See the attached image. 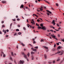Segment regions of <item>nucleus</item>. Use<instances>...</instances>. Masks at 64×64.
I'll return each instance as SVG.
<instances>
[{"label":"nucleus","instance_id":"obj_33","mask_svg":"<svg viewBox=\"0 0 64 64\" xmlns=\"http://www.w3.org/2000/svg\"><path fill=\"white\" fill-rule=\"evenodd\" d=\"M52 23H55V21H54V20H52Z\"/></svg>","mask_w":64,"mask_h":64},{"label":"nucleus","instance_id":"obj_51","mask_svg":"<svg viewBox=\"0 0 64 64\" xmlns=\"http://www.w3.org/2000/svg\"><path fill=\"white\" fill-rule=\"evenodd\" d=\"M6 33V31H4V33L5 34V33Z\"/></svg>","mask_w":64,"mask_h":64},{"label":"nucleus","instance_id":"obj_9","mask_svg":"<svg viewBox=\"0 0 64 64\" xmlns=\"http://www.w3.org/2000/svg\"><path fill=\"white\" fill-rule=\"evenodd\" d=\"M2 3H3V4H4V3H6V2L5 1H2Z\"/></svg>","mask_w":64,"mask_h":64},{"label":"nucleus","instance_id":"obj_39","mask_svg":"<svg viewBox=\"0 0 64 64\" xmlns=\"http://www.w3.org/2000/svg\"><path fill=\"white\" fill-rule=\"evenodd\" d=\"M53 63H55V61L54 60L53 61Z\"/></svg>","mask_w":64,"mask_h":64},{"label":"nucleus","instance_id":"obj_5","mask_svg":"<svg viewBox=\"0 0 64 64\" xmlns=\"http://www.w3.org/2000/svg\"><path fill=\"white\" fill-rule=\"evenodd\" d=\"M29 26L30 27V28H32V29H34V26H31V25H29Z\"/></svg>","mask_w":64,"mask_h":64},{"label":"nucleus","instance_id":"obj_45","mask_svg":"<svg viewBox=\"0 0 64 64\" xmlns=\"http://www.w3.org/2000/svg\"><path fill=\"white\" fill-rule=\"evenodd\" d=\"M52 63V62H48V63L49 64H51V63Z\"/></svg>","mask_w":64,"mask_h":64},{"label":"nucleus","instance_id":"obj_34","mask_svg":"<svg viewBox=\"0 0 64 64\" xmlns=\"http://www.w3.org/2000/svg\"><path fill=\"white\" fill-rule=\"evenodd\" d=\"M6 56L5 55V54H4L3 55V57H5Z\"/></svg>","mask_w":64,"mask_h":64},{"label":"nucleus","instance_id":"obj_11","mask_svg":"<svg viewBox=\"0 0 64 64\" xmlns=\"http://www.w3.org/2000/svg\"><path fill=\"white\" fill-rule=\"evenodd\" d=\"M40 26H41V27H43V24H40Z\"/></svg>","mask_w":64,"mask_h":64},{"label":"nucleus","instance_id":"obj_57","mask_svg":"<svg viewBox=\"0 0 64 64\" xmlns=\"http://www.w3.org/2000/svg\"><path fill=\"white\" fill-rule=\"evenodd\" d=\"M53 24L54 25H55L56 24V23L55 22L54 23H53Z\"/></svg>","mask_w":64,"mask_h":64},{"label":"nucleus","instance_id":"obj_49","mask_svg":"<svg viewBox=\"0 0 64 64\" xmlns=\"http://www.w3.org/2000/svg\"><path fill=\"white\" fill-rule=\"evenodd\" d=\"M50 30V31H51V32H53V30Z\"/></svg>","mask_w":64,"mask_h":64},{"label":"nucleus","instance_id":"obj_27","mask_svg":"<svg viewBox=\"0 0 64 64\" xmlns=\"http://www.w3.org/2000/svg\"><path fill=\"white\" fill-rule=\"evenodd\" d=\"M33 16H37V15L35 14H33Z\"/></svg>","mask_w":64,"mask_h":64},{"label":"nucleus","instance_id":"obj_58","mask_svg":"<svg viewBox=\"0 0 64 64\" xmlns=\"http://www.w3.org/2000/svg\"><path fill=\"white\" fill-rule=\"evenodd\" d=\"M2 34V32H1L0 31V34Z\"/></svg>","mask_w":64,"mask_h":64},{"label":"nucleus","instance_id":"obj_52","mask_svg":"<svg viewBox=\"0 0 64 64\" xmlns=\"http://www.w3.org/2000/svg\"><path fill=\"white\" fill-rule=\"evenodd\" d=\"M35 2L36 3H37L38 2H37V0H36L35 1Z\"/></svg>","mask_w":64,"mask_h":64},{"label":"nucleus","instance_id":"obj_53","mask_svg":"<svg viewBox=\"0 0 64 64\" xmlns=\"http://www.w3.org/2000/svg\"><path fill=\"white\" fill-rule=\"evenodd\" d=\"M18 27H20V25H18Z\"/></svg>","mask_w":64,"mask_h":64},{"label":"nucleus","instance_id":"obj_10","mask_svg":"<svg viewBox=\"0 0 64 64\" xmlns=\"http://www.w3.org/2000/svg\"><path fill=\"white\" fill-rule=\"evenodd\" d=\"M24 7V6L23 4H22V5L20 6V8H23Z\"/></svg>","mask_w":64,"mask_h":64},{"label":"nucleus","instance_id":"obj_41","mask_svg":"<svg viewBox=\"0 0 64 64\" xmlns=\"http://www.w3.org/2000/svg\"><path fill=\"white\" fill-rule=\"evenodd\" d=\"M56 5L57 6H58V4H56Z\"/></svg>","mask_w":64,"mask_h":64},{"label":"nucleus","instance_id":"obj_42","mask_svg":"<svg viewBox=\"0 0 64 64\" xmlns=\"http://www.w3.org/2000/svg\"><path fill=\"white\" fill-rule=\"evenodd\" d=\"M47 14L48 15H50V14L48 12L47 13Z\"/></svg>","mask_w":64,"mask_h":64},{"label":"nucleus","instance_id":"obj_64","mask_svg":"<svg viewBox=\"0 0 64 64\" xmlns=\"http://www.w3.org/2000/svg\"><path fill=\"white\" fill-rule=\"evenodd\" d=\"M3 32H5V30H3V31H2Z\"/></svg>","mask_w":64,"mask_h":64},{"label":"nucleus","instance_id":"obj_38","mask_svg":"<svg viewBox=\"0 0 64 64\" xmlns=\"http://www.w3.org/2000/svg\"><path fill=\"white\" fill-rule=\"evenodd\" d=\"M17 21H20V19L19 18H18L17 19Z\"/></svg>","mask_w":64,"mask_h":64},{"label":"nucleus","instance_id":"obj_44","mask_svg":"<svg viewBox=\"0 0 64 64\" xmlns=\"http://www.w3.org/2000/svg\"><path fill=\"white\" fill-rule=\"evenodd\" d=\"M56 45H59V43H57Z\"/></svg>","mask_w":64,"mask_h":64},{"label":"nucleus","instance_id":"obj_15","mask_svg":"<svg viewBox=\"0 0 64 64\" xmlns=\"http://www.w3.org/2000/svg\"><path fill=\"white\" fill-rule=\"evenodd\" d=\"M44 57L45 59L47 58V56H46V54H44Z\"/></svg>","mask_w":64,"mask_h":64},{"label":"nucleus","instance_id":"obj_13","mask_svg":"<svg viewBox=\"0 0 64 64\" xmlns=\"http://www.w3.org/2000/svg\"><path fill=\"white\" fill-rule=\"evenodd\" d=\"M58 49H60L61 48V46H59L57 48Z\"/></svg>","mask_w":64,"mask_h":64},{"label":"nucleus","instance_id":"obj_56","mask_svg":"<svg viewBox=\"0 0 64 64\" xmlns=\"http://www.w3.org/2000/svg\"><path fill=\"white\" fill-rule=\"evenodd\" d=\"M6 31L7 32H9V30H6Z\"/></svg>","mask_w":64,"mask_h":64},{"label":"nucleus","instance_id":"obj_3","mask_svg":"<svg viewBox=\"0 0 64 64\" xmlns=\"http://www.w3.org/2000/svg\"><path fill=\"white\" fill-rule=\"evenodd\" d=\"M24 58H25V59H26V60H27V61H28V60H28V58H27V55L26 54H25L24 55Z\"/></svg>","mask_w":64,"mask_h":64},{"label":"nucleus","instance_id":"obj_47","mask_svg":"<svg viewBox=\"0 0 64 64\" xmlns=\"http://www.w3.org/2000/svg\"><path fill=\"white\" fill-rule=\"evenodd\" d=\"M55 30H56V31H59V30H57L56 29H55Z\"/></svg>","mask_w":64,"mask_h":64},{"label":"nucleus","instance_id":"obj_30","mask_svg":"<svg viewBox=\"0 0 64 64\" xmlns=\"http://www.w3.org/2000/svg\"><path fill=\"white\" fill-rule=\"evenodd\" d=\"M53 51H55L56 50V49L55 48H54L52 50Z\"/></svg>","mask_w":64,"mask_h":64},{"label":"nucleus","instance_id":"obj_18","mask_svg":"<svg viewBox=\"0 0 64 64\" xmlns=\"http://www.w3.org/2000/svg\"><path fill=\"white\" fill-rule=\"evenodd\" d=\"M44 1H46V2H47V3H48V4H49V2H48L46 0H44Z\"/></svg>","mask_w":64,"mask_h":64},{"label":"nucleus","instance_id":"obj_22","mask_svg":"<svg viewBox=\"0 0 64 64\" xmlns=\"http://www.w3.org/2000/svg\"><path fill=\"white\" fill-rule=\"evenodd\" d=\"M30 55V54L29 53H28L27 54V56L28 57H29V55Z\"/></svg>","mask_w":64,"mask_h":64},{"label":"nucleus","instance_id":"obj_17","mask_svg":"<svg viewBox=\"0 0 64 64\" xmlns=\"http://www.w3.org/2000/svg\"><path fill=\"white\" fill-rule=\"evenodd\" d=\"M4 27H5V26L4 25H2V28H3Z\"/></svg>","mask_w":64,"mask_h":64},{"label":"nucleus","instance_id":"obj_20","mask_svg":"<svg viewBox=\"0 0 64 64\" xmlns=\"http://www.w3.org/2000/svg\"><path fill=\"white\" fill-rule=\"evenodd\" d=\"M40 42H44V40H42V39L41 40Z\"/></svg>","mask_w":64,"mask_h":64},{"label":"nucleus","instance_id":"obj_16","mask_svg":"<svg viewBox=\"0 0 64 64\" xmlns=\"http://www.w3.org/2000/svg\"><path fill=\"white\" fill-rule=\"evenodd\" d=\"M44 48H45L46 49H48V47H47L46 46H44Z\"/></svg>","mask_w":64,"mask_h":64},{"label":"nucleus","instance_id":"obj_63","mask_svg":"<svg viewBox=\"0 0 64 64\" xmlns=\"http://www.w3.org/2000/svg\"><path fill=\"white\" fill-rule=\"evenodd\" d=\"M46 11L47 12H50V11L48 10H47Z\"/></svg>","mask_w":64,"mask_h":64},{"label":"nucleus","instance_id":"obj_59","mask_svg":"<svg viewBox=\"0 0 64 64\" xmlns=\"http://www.w3.org/2000/svg\"><path fill=\"white\" fill-rule=\"evenodd\" d=\"M37 11H38V12H40V10H37Z\"/></svg>","mask_w":64,"mask_h":64},{"label":"nucleus","instance_id":"obj_19","mask_svg":"<svg viewBox=\"0 0 64 64\" xmlns=\"http://www.w3.org/2000/svg\"><path fill=\"white\" fill-rule=\"evenodd\" d=\"M10 59L12 61L13 60V59H12V58L11 57H10Z\"/></svg>","mask_w":64,"mask_h":64},{"label":"nucleus","instance_id":"obj_40","mask_svg":"<svg viewBox=\"0 0 64 64\" xmlns=\"http://www.w3.org/2000/svg\"><path fill=\"white\" fill-rule=\"evenodd\" d=\"M32 41H35V39H34V38H32Z\"/></svg>","mask_w":64,"mask_h":64},{"label":"nucleus","instance_id":"obj_25","mask_svg":"<svg viewBox=\"0 0 64 64\" xmlns=\"http://www.w3.org/2000/svg\"><path fill=\"white\" fill-rule=\"evenodd\" d=\"M17 35V33H15L14 34V36H15Z\"/></svg>","mask_w":64,"mask_h":64},{"label":"nucleus","instance_id":"obj_21","mask_svg":"<svg viewBox=\"0 0 64 64\" xmlns=\"http://www.w3.org/2000/svg\"><path fill=\"white\" fill-rule=\"evenodd\" d=\"M22 55H23L24 56L25 55V54H24V52H22L21 53Z\"/></svg>","mask_w":64,"mask_h":64},{"label":"nucleus","instance_id":"obj_28","mask_svg":"<svg viewBox=\"0 0 64 64\" xmlns=\"http://www.w3.org/2000/svg\"><path fill=\"white\" fill-rule=\"evenodd\" d=\"M19 31V30L18 29H16V31Z\"/></svg>","mask_w":64,"mask_h":64},{"label":"nucleus","instance_id":"obj_46","mask_svg":"<svg viewBox=\"0 0 64 64\" xmlns=\"http://www.w3.org/2000/svg\"><path fill=\"white\" fill-rule=\"evenodd\" d=\"M16 18H18V16H16Z\"/></svg>","mask_w":64,"mask_h":64},{"label":"nucleus","instance_id":"obj_29","mask_svg":"<svg viewBox=\"0 0 64 64\" xmlns=\"http://www.w3.org/2000/svg\"><path fill=\"white\" fill-rule=\"evenodd\" d=\"M32 60H34V57L32 56Z\"/></svg>","mask_w":64,"mask_h":64},{"label":"nucleus","instance_id":"obj_32","mask_svg":"<svg viewBox=\"0 0 64 64\" xmlns=\"http://www.w3.org/2000/svg\"><path fill=\"white\" fill-rule=\"evenodd\" d=\"M18 34L19 35H21V34H22V33L20 32H19L18 33Z\"/></svg>","mask_w":64,"mask_h":64},{"label":"nucleus","instance_id":"obj_31","mask_svg":"<svg viewBox=\"0 0 64 64\" xmlns=\"http://www.w3.org/2000/svg\"><path fill=\"white\" fill-rule=\"evenodd\" d=\"M37 21H38V22H40V20H39L38 19L37 20Z\"/></svg>","mask_w":64,"mask_h":64},{"label":"nucleus","instance_id":"obj_54","mask_svg":"<svg viewBox=\"0 0 64 64\" xmlns=\"http://www.w3.org/2000/svg\"><path fill=\"white\" fill-rule=\"evenodd\" d=\"M54 47H56V44H54Z\"/></svg>","mask_w":64,"mask_h":64},{"label":"nucleus","instance_id":"obj_12","mask_svg":"<svg viewBox=\"0 0 64 64\" xmlns=\"http://www.w3.org/2000/svg\"><path fill=\"white\" fill-rule=\"evenodd\" d=\"M11 54L12 55V56H14V54H13V52H11Z\"/></svg>","mask_w":64,"mask_h":64},{"label":"nucleus","instance_id":"obj_43","mask_svg":"<svg viewBox=\"0 0 64 64\" xmlns=\"http://www.w3.org/2000/svg\"><path fill=\"white\" fill-rule=\"evenodd\" d=\"M31 23H32V25H33V23H34L33 22H31Z\"/></svg>","mask_w":64,"mask_h":64},{"label":"nucleus","instance_id":"obj_35","mask_svg":"<svg viewBox=\"0 0 64 64\" xmlns=\"http://www.w3.org/2000/svg\"><path fill=\"white\" fill-rule=\"evenodd\" d=\"M12 20L14 21H15L16 20H15V19H12Z\"/></svg>","mask_w":64,"mask_h":64},{"label":"nucleus","instance_id":"obj_14","mask_svg":"<svg viewBox=\"0 0 64 64\" xmlns=\"http://www.w3.org/2000/svg\"><path fill=\"white\" fill-rule=\"evenodd\" d=\"M33 51H37V49H34L33 50H32Z\"/></svg>","mask_w":64,"mask_h":64},{"label":"nucleus","instance_id":"obj_48","mask_svg":"<svg viewBox=\"0 0 64 64\" xmlns=\"http://www.w3.org/2000/svg\"><path fill=\"white\" fill-rule=\"evenodd\" d=\"M33 52H31V54H33Z\"/></svg>","mask_w":64,"mask_h":64},{"label":"nucleus","instance_id":"obj_1","mask_svg":"<svg viewBox=\"0 0 64 64\" xmlns=\"http://www.w3.org/2000/svg\"><path fill=\"white\" fill-rule=\"evenodd\" d=\"M64 52V51L62 50L57 52L56 53V54H58V53H60V55H63V54Z\"/></svg>","mask_w":64,"mask_h":64},{"label":"nucleus","instance_id":"obj_2","mask_svg":"<svg viewBox=\"0 0 64 64\" xmlns=\"http://www.w3.org/2000/svg\"><path fill=\"white\" fill-rule=\"evenodd\" d=\"M38 29H42V30H46V28H45V27L44 26L43 27H42L41 28L40 26H38Z\"/></svg>","mask_w":64,"mask_h":64},{"label":"nucleus","instance_id":"obj_26","mask_svg":"<svg viewBox=\"0 0 64 64\" xmlns=\"http://www.w3.org/2000/svg\"><path fill=\"white\" fill-rule=\"evenodd\" d=\"M38 47L37 46L36 47H34V48H36V49H38Z\"/></svg>","mask_w":64,"mask_h":64},{"label":"nucleus","instance_id":"obj_60","mask_svg":"<svg viewBox=\"0 0 64 64\" xmlns=\"http://www.w3.org/2000/svg\"><path fill=\"white\" fill-rule=\"evenodd\" d=\"M2 53L3 54V55H4V52H2Z\"/></svg>","mask_w":64,"mask_h":64},{"label":"nucleus","instance_id":"obj_23","mask_svg":"<svg viewBox=\"0 0 64 64\" xmlns=\"http://www.w3.org/2000/svg\"><path fill=\"white\" fill-rule=\"evenodd\" d=\"M23 29L24 30H26V28L25 27H24L23 28Z\"/></svg>","mask_w":64,"mask_h":64},{"label":"nucleus","instance_id":"obj_61","mask_svg":"<svg viewBox=\"0 0 64 64\" xmlns=\"http://www.w3.org/2000/svg\"><path fill=\"white\" fill-rule=\"evenodd\" d=\"M58 36L59 37H60V35H59V34H58Z\"/></svg>","mask_w":64,"mask_h":64},{"label":"nucleus","instance_id":"obj_8","mask_svg":"<svg viewBox=\"0 0 64 64\" xmlns=\"http://www.w3.org/2000/svg\"><path fill=\"white\" fill-rule=\"evenodd\" d=\"M42 8H43V7L41 6L40 8V11H42L43 10V9Z\"/></svg>","mask_w":64,"mask_h":64},{"label":"nucleus","instance_id":"obj_36","mask_svg":"<svg viewBox=\"0 0 64 64\" xmlns=\"http://www.w3.org/2000/svg\"><path fill=\"white\" fill-rule=\"evenodd\" d=\"M60 59H58V60H56V61H60Z\"/></svg>","mask_w":64,"mask_h":64},{"label":"nucleus","instance_id":"obj_55","mask_svg":"<svg viewBox=\"0 0 64 64\" xmlns=\"http://www.w3.org/2000/svg\"><path fill=\"white\" fill-rule=\"evenodd\" d=\"M49 13H50V14H52V12H50H50H49Z\"/></svg>","mask_w":64,"mask_h":64},{"label":"nucleus","instance_id":"obj_7","mask_svg":"<svg viewBox=\"0 0 64 64\" xmlns=\"http://www.w3.org/2000/svg\"><path fill=\"white\" fill-rule=\"evenodd\" d=\"M52 37V38H54V39H56L57 40V38H56V36L55 37V36H53Z\"/></svg>","mask_w":64,"mask_h":64},{"label":"nucleus","instance_id":"obj_24","mask_svg":"<svg viewBox=\"0 0 64 64\" xmlns=\"http://www.w3.org/2000/svg\"><path fill=\"white\" fill-rule=\"evenodd\" d=\"M33 43L34 44H35L36 43V42L35 41H34L33 42Z\"/></svg>","mask_w":64,"mask_h":64},{"label":"nucleus","instance_id":"obj_50","mask_svg":"<svg viewBox=\"0 0 64 64\" xmlns=\"http://www.w3.org/2000/svg\"><path fill=\"white\" fill-rule=\"evenodd\" d=\"M1 23H2V24H3L4 23V21L2 22Z\"/></svg>","mask_w":64,"mask_h":64},{"label":"nucleus","instance_id":"obj_6","mask_svg":"<svg viewBox=\"0 0 64 64\" xmlns=\"http://www.w3.org/2000/svg\"><path fill=\"white\" fill-rule=\"evenodd\" d=\"M20 44L21 45H22V46H25V45L24 44H23V43L22 42H21L20 43Z\"/></svg>","mask_w":64,"mask_h":64},{"label":"nucleus","instance_id":"obj_4","mask_svg":"<svg viewBox=\"0 0 64 64\" xmlns=\"http://www.w3.org/2000/svg\"><path fill=\"white\" fill-rule=\"evenodd\" d=\"M20 64H23L24 63V62L23 61H22L21 60H20Z\"/></svg>","mask_w":64,"mask_h":64},{"label":"nucleus","instance_id":"obj_37","mask_svg":"<svg viewBox=\"0 0 64 64\" xmlns=\"http://www.w3.org/2000/svg\"><path fill=\"white\" fill-rule=\"evenodd\" d=\"M12 24L11 23L10 24V27H11V26H12Z\"/></svg>","mask_w":64,"mask_h":64},{"label":"nucleus","instance_id":"obj_62","mask_svg":"<svg viewBox=\"0 0 64 64\" xmlns=\"http://www.w3.org/2000/svg\"><path fill=\"white\" fill-rule=\"evenodd\" d=\"M54 33H56V31H54Z\"/></svg>","mask_w":64,"mask_h":64}]
</instances>
